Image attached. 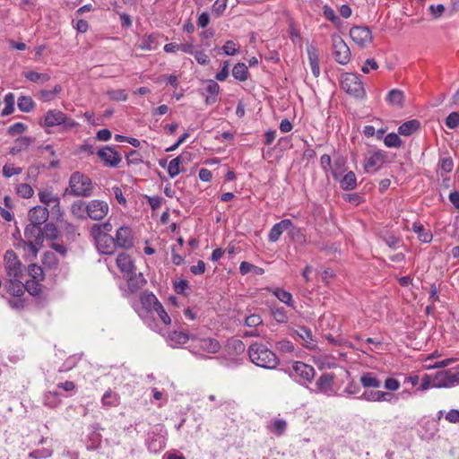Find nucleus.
<instances>
[{
  "instance_id": "f257e3e1",
  "label": "nucleus",
  "mask_w": 459,
  "mask_h": 459,
  "mask_svg": "<svg viewBox=\"0 0 459 459\" xmlns=\"http://www.w3.org/2000/svg\"><path fill=\"white\" fill-rule=\"evenodd\" d=\"M250 360L264 368H274L279 364L276 354L263 343H253L248 348Z\"/></svg>"
},
{
  "instance_id": "f03ea898",
  "label": "nucleus",
  "mask_w": 459,
  "mask_h": 459,
  "mask_svg": "<svg viewBox=\"0 0 459 459\" xmlns=\"http://www.w3.org/2000/svg\"><path fill=\"white\" fill-rule=\"evenodd\" d=\"M92 190L91 179L87 175L75 171L70 176L69 188L65 190V194L76 197H89L92 195Z\"/></svg>"
},
{
  "instance_id": "7ed1b4c3",
  "label": "nucleus",
  "mask_w": 459,
  "mask_h": 459,
  "mask_svg": "<svg viewBox=\"0 0 459 459\" xmlns=\"http://www.w3.org/2000/svg\"><path fill=\"white\" fill-rule=\"evenodd\" d=\"M341 87L355 98H363L366 94L363 83L357 74L345 73L341 76Z\"/></svg>"
},
{
  "instance_id": "20e7f679",
  "label": "nucleus",
  "mask_w": 459,
  "mask_h": 459,
  "mask_svg": "<svg viewBox=\"0 0 459 459\" xmlns=\"http://www.w3.org/2000/svg\"><path fill=\"white\" fill-rule=\"evenodd\" d=\"M301 385H307L315 377V369L312 366L301 361H296L292 366V372L289 374Z\"/></svg>"
},
{
  "instance_id": "39448f33",
  "label": "nucleus",
  "mask_w": 459,
  "mask_h": 459,
  "mask_svg": "<svg viewBox=\"0 0 459 459\" xmlns=\"http://www.w3.org/2000/svg\"><path fill=\"white\" fill-rule=\"evenodd\" d=\"M98 251L103 255H113L117 250L115 238L109 234L91 233Z\"/></svg>"
},
{
  "instance_id": "423d86ee",
  "label": "nucleus",
  "mask_w": 459,
  "mask_h": 459,
  "mask_svg": "<svg viewBox=\"0 0 459 459\" xmlns=\"http://www.w3.org/2000/svg\"><path fill=\"white\" fill-rule=\"evenodd\" d=\"M4 261L8 277H22V264L13 250L9 249L5 252Z\"/></svg>"
},
{
  "instance_id": "0eeeda50",
  "label": "nucleus",
  "mask_w": 459,
  "mask_h": 459,
  "mask_svg": "<svg viewBox=\"0 0 459 459\" xmlns=\"http://www.w3.org/2000/svg\"><path fill=\"white\" fill-rule=\"evenodd\" d=\"M333 56L341 65H347L351 61V49L340 37H333Z\"/></svg>"
},
{
  "instance_id": "6e6552de",
  "label": "nucleus",
  "mask_w": 459,
  "mask_h": 459,
  "mask_svg": "<svg viewBox=\"0 0 459 459\" xmlns=\"http://www.w3.org/2000/svg\"><path fill=\"white\" fill-rule=\"evenodd\" d=\"M459 385V372L452 373L450 370L437 372L433 377L432 387H452Z\"/></svg>"
},
{
  "instance_id": "1a4fd4ad",
  "label": "nucleus",
  "mask_w": 459,
  "mask_h": 459,
  "mask_svg": "<svg viewBox=\"0 0 459 459\" xmlns=\"http://www.w3.org/2000/svg\"><path fill=\"white\" fill-rule=\"evenodd\" d=\"M98 157L103 165L109 168H117L122 160L121 154L113 146L106 145L97 152Z\"/></svg>"
},
{
  "instance_id": "9d476101",
  "label": "nucleus",
  "mask_w": 459,
  "mask_h": 459,
  "mask_svg": "<svg viewBox=\"0 0 459 459\" xmlns=\"http://www.w3.org/2000/svg\"><path fill=\"white\" fill-rule=\"evenodd\" d=\"M351 39L359 47L365 48L372 42V32L367 26H353L350 30Z\"/></svg>"
},
{
  "instance_id": "9b49d317",
  "label": "nucleus",
  "mask_w": 459,
  "mask_h": 459,
  "mask_svg": "<svg viewBox=\"0 0 459 459\" xmlns=\"http://www.w3.org/2000/svg\"><path fill=\"white\" fill-rule=\"evenodd\" d=\"M386 161V153L384 151L378 150L369 154L364 162V169L367 173L376 172L382 168Z\"/></svg>"
},
{
  "instance_id": "f8f14e48",
  "label": "nucleus",
  "mask_w": 459,
  "mask_h": 459,
  "mask_svg": "<svg viewBox=\"0 0 459 459\" xmlns=\"http://www.w3.org/2000/svg\"><path fill=\"white\" fill-rule=\"evenodd\" d=\"M87 217L94 221L102 220L108 212V205L101 200H92L87 204Z\"/></svg>"
},
{
  "instance_id": "ddd939ff",
  "label": "nucleus",
  "mask_w": 459,
  "mask_h": 459,
  "mask_svg": "<svg viewBox=\"0 0 459 459\" xmlns=\"http://www.w3.org/2000/svg\"><path fill=\"white\" fill-rule=\"evenodd\" d=\"M115 241L117 247L130 249L134 247V238L130 227L121 226L116 233Z\"/></svg>"
},
{
  "instance_id": "4468645a",
  "label": "nucleus",
  "mask_w": 459,
  "mask_h": 459,
  "mask_svg": "<svg viewBox=\"0 0 459 459\" xmlns=\"http://www.w3.org/2000/svg\"><path fill=\"white\" fill-rule=\"evenodd\" d=\"M334 377L331 373L322 374L316 382V391L327 396L335 394L333 391Z\"/></svg>"
},
{
  "instance_id": "2eb2a0df",
  "label": "nucleus",
  "mask_w": 459,
  "mask_h": 459,
  "mask_svg": "<svg viewBox=\"0 0 459 459\" xmlns=\"http://www.w3.org/2000/svg\"><path fill=\"white\" fill-rule=\"evenodd\" d=\"M65 113L58 109H49L43 121H39V124L41 127H53L56 126H61L62 122H65Z\"/></svg>"
},
{
  "instance_id": "dca6fc26",
  "label": "nucleus",
  "mask_w": 459,
  "mask_h": 459,
  "mask_svg": "<svg viewBox=\"0 0 459 459\" xmlns=\"http://www.w3.org/2000/svg\"><path fill=\"white\" fill-rule=\"evenodd\" d=\"M289 336L293 338L299 337L307 349L313 350L316 346L311 331L307 327H299V330L289 329Z\"/></svg>"
},
{
  "instance_id": "f3484780",
  "label": "nucleus",
  "mask_w": 459,
  "mask_h": 459,
  "mask_svg": "<svg viewBox=\"0 0 459 459\" xmlns=\"http://www.w3.org/2000/svg\"><path fill=\"white\" fill-rule=\"evenodd\" d=\"M22 277H8V280L4 283L6 292L13 297H22L24 294V283H22Z\"/></svg>"
},
{
  "instance_id": "a211bd4d",
  "label": "nucleus",
  "mask_w": 459,
  "mask_h": 459,
  "mask_svg": "<svg viewBox=\"0 0 459 459\" xmlns=\"http://www.w3.org/2000/svg\"><path fill=\"white\" fill-rule=\"evenodd\" d=\"M49 216V212L48 208L40 205H37L31 209H30L28 212L29 220L30 223L35 225H41L46 223Z\"/></svg>"
},
{
  "instance_id": "6ab92c4d",
  "label": "nucleus",
  "mask_w": 459,
  "mask_h": 459,
  "mask_svg": "<svg viewBox=\"0 0 459 459\" xmlns=\"http://www.w3.org/2000/svg\"><path fill=\"white\" fill-rule=\"evenodd\" d=\"M140 302L143 309H144L147 314L154 312L155 308L160 303L157 297L149 290H144L141 293Z\"/></svg>"
},
{
  "instance_id": "aec40b11",
  "label": "nucleus",
  "mask_w": 459,
  "mask_h": 459,
  "mask_svg": "<svg viewBox=\"0 0 459 459\" xmlns=\"http://www.w3.org/2000/svg\"><path fill=\"white\" fill-rule=\"evenodd\" d=\"M24 237L28 239V241H32L31 239H34L36 244H42L44 241L42 228L39 225H35L32 223H30L25 227Z\"/></svg>"
},
{
  "instance_id": "412c9836",
  "label": "nucleus",
  "mask_w": 459,
  "mask_h": 459,
  "mask_svg": "<svg viewBox=\"0 0 459 459\" xmlns=\"http://www.w3.org/2000/svg\"><path fill=\"white\" fill-rule=\"evenodd\" d=\"M195 339V336L183 331H172L168 335V341L170 342L172 347L178 345H184L189 340Z\"/></svg>"
},
{
  "instance_id": "4be33fe9",
  "label": "nucleus",
  "mask_w": 459,
  "mask_h": 459,
  "mask_svg": "<svg viewBox=\"0 0 459 459\" xmlns=\"http://www.w3.org/2000/svg\"><path fill=\"white\" fill-rule=\"evenodd\" d=\"M116 263L122 273H133V271L135 270V265L131 256L125 252L118 254Z\"/></svg>"
},
{
  "instance_id": "5701e85b",
  "label": "nucleus",
  "mask_w": 459,
  "mask_h": 459,
  "mask_svg": "<svg viewBox=\"0 0 459 459\" xmlns=\"http://www.w3.org/2000/svg\"><path fill=\"white\" fill-rule=\"evenodd\" d=\"M129 274L130 276L127 279V287L131 293L137 292L143 286L147 283V281L142 273H136L134 271H133V273Z\"/></svg>"
},
{
  "instance_id": "b1692460",
  "label": "nucleus",
  "mask_w": 459,
  "mask_h": 459,
  "mask_svg": "<svg viewBox=\"0 0 459 459\" xmlns=\"http://www.w3.org/2000/svg\"><path fill=\"white\" fill-rule=\"evenodd\" d=\"M205 82H207L205 91L208 94L205 98V104L212 105L218 100V96L220 93V85L214 80H206Z\"/></svg>"
},
{
  "instance_id": "393cba45",
  "label": "nucleus",
  "mask_w": 459,
  "mask_h": 459,
  "mask_svg": "<svg viewBox=\"0 0 459 459\" xmlns=\"http://www.w3.org/2000/svg\"><path fill=\"white\" fill-rule=\"evenodd\" d=\"M34 137L31 136H20L14 140V144L10 148L9 153L13 156L17 155L21 152L26 150L33 142Z\"/></svg>"
},
{
  "instance_id": "a878e982",
  "label": "nucleus",
  "mask_w": 459,
  "mask_h": 459,
  "mask_svg": "<svg viewBox=\"0 0 459 459\" xmlns=\"http://www.w3.org/2000/svg\"><path fill=\"white\" fill-rule=\"evenodd\" d=\"M307 55L311 72L315 77L320 75L318 50L313 46H307Z\"/></svg>"
},
{
  "instance_id": "bb28decb",
  "label": "nucleus",
  "mask_w": 459,
  "mask_h": 459,
  "mask_svg": "<svg viewBox=\"0 0 459 459\" xmlns=\"http://www.w3.org/2000/svg\"><path fill=\"white\" fill-rule=\"evenodd\" d=\"M158 33H152L146 37H144L140 42L136 44V48L143 50H153L156 49L158 43Z\"/></svg>"
},
{
  "instance_id": "cd10ccee",
  "label": "nucleus",
  "mask_w": 459,
  "mask_h": 459,
  "mask_svg": "<svg viewBox=\"0 0 459 459\" xmlns=\"http://www.w3.org/2000/svg\"><path fill=\"white\" fill-rule=\"evenodd\" d=\"M87 204L82 200L74 201L71 205V212L72 214L81 220H84L87 218Z\"/></svg>"
},
{
  "instance_id": "c85d7f7f",
  "label": "nucleus",
  "mask_w": 459,
  "mask_h": 459,
  "mask_svg": "<svg viewBox=\"0 0 459 459\" xmlns=\"http://www.w3.org/2000/svg\"><path fill=\"white\" fill-rule=\"evenodd\" d=\"M221 344L214 338H204L200 340V348L209 353H217L221 350Z\"/></svg>"
},
{
  "instance_id": "c756f323",
  "label": "nucleus",
  "mask_w": 459,
  "mask_h": 459,
  "mask_svg": "<svg viewBox=\"0 0 459 459\" xmlns=\"http://www.w3.org/2000/svg\"><path fill=\"white\" fill-rule=\"evenodd\" d=\"M37 150L39 153H42L43 151L48 152L52 158V160L47 166L48 169H56L60 166V160L57 158L56 152L52 144L39 145Z\"/></svg>"
},
{
  "instance_id": "7c9ffc66",
  "label": "nucleus",
  "mask_w": 459,
  "mask_h": 459,
  "mask_svg": "<svg viewBox=\"0 0 459 459\" xmlns=\"http://www.w3.org/2000/svg\"><path fill=\"white\" fill-rule=\"evenodd\" d=\"M360 383L365 388H378L381 385V381L372 372L364 373L360 377Z\"/></svg>"
},
{
  "instance_id": "2f4dec72",
  "label": "nucleus",
  "mask_w": 459,
  "mask_h": 459,
  "mask_svg": "<svg viewBox=\"0 0 459 459\" xmlns=\"http://www.w3.org/2000/svg\"><path fill=\"white\" fill-rule=\"evenodd\" d=\"M119 395L118 394L113 392L111 389H108L105 392L101 398V403L104 407H116L119 404Z\"/></svg>"
},
{
  "instance_id": "473e14b6",
  "label": "nucleus",
  "mask_w": 459,
  "mask_h": 459,
  "mask_svg": "<svg viewBox=\"0 0 459 459\" xmlns=\"http://www.w3.org/2000/svg\"><path fill=\"white\" fill-rule=\"evenodd\" d=\"M271 316L277 323L287 322V313L283 307H277V304L273 301L269 305Z\"/></svg>"
},
{
  "instance_id": "72a5a7b5",
  "label": "nucleus",
  "mask_w": 459,
  "mask_h": 459,
  "mask_svg": "<svg viewBox=\"0 0 459 459\" xmlns=\"http://www.w3.org/2000/svg\"><path fill=\"white\" fill-rule=\"evenodd\" d=\"M420 128V122L416 119H412L402 124L398 128V133L404 136L411 135Z\"/></svg>"
},
{
  "instance_id": "f704fd0d",
  "label": "nucleus",
  "mask_w": 459,
  "mask_h": 459,
  "mask_svg": "<svg viewBox=\"0 0 459 459\" xmlns=\"http://www.w3.org/2000/svg\"><path fill=\"white\" fill-rule=\"evenodd\" d=\"M23 76L30 82L35 83H44L50 80V76L46 73H38L33 70H30L23 73Z\"/></svg>"
},
{
  "instance_id": "c9c22d12",
  "label": "nucleus",
  "mask_w": 459,
  "mask_h": 459,
  "mask_svg": "<svg viewBox=\"0 0 459 459\" xmlns=\"http://www.w3.org/2000/svg\"><path fill=\"white\" fill-rule=\"evenodd\" d=\"M412 230L418 234L419 239L423 243H429L432 240V233L426 230L420 222H414L412 224Z\"/></svg>"
},
{
  "instance_id": "e433bc0d",
  "label": "nucleus",
  "mask_w": 459,
  "mask_h": 459,
  "mask_svg": "<svg viewBox=\"0 0 459 459\" xmlns=\"http://www.w3.org/2000/svg\"><path fill=\"white\" fill-rule=\"evenodd\" d=\"M287 230V219L281 220L276 223L270 230L268 238L272 242H275L279 239L280 236L284 230Z\"/></svg>"
},
{
  "instance_id": "4c0bfd02",
  "label": "nucleus",
  "mask_w": 459,
  "mask_h": 459,
  "mask_svg": "<svg viewBox=\"0 0 459 459\" xmlns=\"http://www.w3.org/2000/svg\"><path fill=\"white\" fill-rule=\"evenodd\" d=\"M63 91L60 84L55 85L52 90H41L39 92V98L43 102H48L56 99V97Z\"/></svg>"
},
{
  "instance_id": "58836bf2",
  "label": "nucleus",
  "mask_w": 459,
  "mask_h": 459,
  "mask_svg": "<svg viewBox=\"0 0 459 459\" xmlns=\"http://www.w3.org/2000/svg\"><path fill=\"white\" fill-rule=\"evenodd\" d=\"M287 146V138L281 137L280 138L277 145L273 148L271 151L267 152V155L269 157H273L275 160H280L284 155V151Z\"/></svg>"
},
{
  "instance_id": "ea45409f",
  "label": "nucleus",
  "mask_w": 459,
  "mask_h": 459,
  "mask_svg": "<svg viewBox=\"0 0 459 459\" xmlns=\"http://www.w3.org/2000/svg\"><path fill=\"white\" fill-rule=\"evenodd\" d=\"M20 111L29 113L35 108V102L30 96H20L17 100Z\"/></svg>"
},
{
  "instance_id": "a19ab883",
  "label": "nucleus",
  "mask_w": 459,
  "mask_h": 459,
  "mask_svg": "<svg viewBox=\"0 0 459 459\" xmlns=\"http://www.w3.org/2000/svg\"><path fill=\"white\" fill-rule=\"evenodd\" d=\"M341 187L343 190H353L357 186V179L355 173L352 171H349L347 174L344 175L342 179L340 182Z\"/></svg>"
},
{
  "instance_id": "79ce46f5",
  "label": "nucleus",
  "mask_w": 459,
  "mask_h": 459,
  "mask_svg": "<svg viewBox=\"0 0 459 459\" xmlns=\"http://www.w3.org/2000/svg\"><path fill=\"white\" fill-rule=\"evenodd\" d=\"M248 74L247 66L244 63L236 64L232 69L234 78L241 82L247 80Z\"/></svg>"
},
{
  "instance_id": "37998d69",
  "label": "nucleus",
  "mask_w": 459,
  "mask_h": 459,
  "mask_svg": "<svg viewBox=\"0 0 459 459\" xmlns=\"http://www.w3.org/2000/svg\"><path fill=\"white\" fill-rule=\"evenodd\" d=\"M24 291H28L33 297L39 296L42 292V285L39 281L28 280L24 283Z\"/></svg>"
},
{
  "instance_id": "c03bdc74",
  "label": "nucleus",
  "mask_w": 459,
  "mask_h": 459,
  "mask_svg": "<svg viewBox=\"0 0 459 459\" xmlns=\"http://www.w3.org/2000/svg\"><path fill=\"white\" fill-rule=\"evenodd\" d=\"M42 230H43L44 238H46L47 239H49V240H56L59 237V233H60L59 230L52 222L46 223Z\"/></svg>"
},
{
  "instance_id": "a18cd8bd",
  "label": "nucleus",
  "mask_w": 459,
  "mask_h": 459,
  "mask_svg": "<svg viewBox=\"0 0 459 459\" xmlns=\"http://www.w3.org/2000/svg\"><path fill=\"white\" fill-rule=\"evenodd\" d=\"M404 100L403 92L400 90L394 89L389 91L387 95V101L393 105H397L399 107L403 106Z\"/></svg>"
},
{
  "instance_id": "49530a36",
  "label": "nucleus",
  "mask_w": 459,
  "mask_h": 459,
  "mask_svg": "<svg viewBox=\"0 0 459 459\" xmlns=\"http://www.w3.org/2000/svg\"><path fill=\"white\" fill-rule=\"evenodd\" d=\"M14 94L12 92L7 93L4 96V103L5 107L1 112L2 117H6L13 113L14 111V103H15Z\"/></svg>"
},
{
  "instance_id": "de8ad7c7",
  "label": "nucleus",
  "mask_w": 459,
  "mask_h": 459,
  "mask_svg": "<svg viewBox=\"0 0 459 459\" xmlns=\"http://www.w3.org/2000/svg\"><path fill=\"white\" fill-rule=\"evenodd\" d=\"M182 163V156L179 155L174 159H172L168 165V173L170 178H175L178 176L182 170L179 166Z\"/></svg>"
},
{
  "instance_id": "09e8293b",
  "label": "nucleus",
  "mask_w": 459,
  "mask_h": 459,
  "mask_svg": "<svg viewBox=\"0 0 459 459\" xmlns=\"http://www.w3.org/2000/svg\"><path fill=\"white\" fill-rule=\"evenodd\" d=\"M228 349L230 354L239 355L245 351L246 346L241 340L231 339L229 341Z\"/></svg>"
},
{
  "instance_id": "8fccbe9b",
  "label": "nucleus",
  "mask_w": 459,
  "mask_h": 459,
  "mask_svg": "<svg viewBox=\"0 0 459 459\" xmlns=\"http://www.w3.org/2000/svg\"><path fill=\"white\" fill-rule=\"evenodd\" d=\"M29 274L31 277L30 280L42 281L45 279V274L42 267L36 264H30L28 267Z\"/></svg>"
},
{
  "instance_id": "3c124183",
  "label": "nucleus",
  "mask_w": 459,
  "mask_h": 459,
  "mask_svg": "<svg viewBox=\"0 0 459 459\" xmlns=\"http://www.w3.org/2000/svg\"><path fill=\"white\" fill-rule=\"evenodd\" d=\"M289 237L292 238L295 242L299 244H302L306 241V237L300 229L296 228L291 224L289 221Z\"/></svg>"
},
{
  "instance_id": "603ef678",
  "label": "nucleus",
  "mask_w": 459,
  "mask_h": 459,
  "mask_svg": "<svg viewBox=\"0 0 459 459\" xmlns=\"http://www.w3.org/2000/svg\"><path fill=\"white\" fill-rule=\"evenodd\" d=\"M42 264L49 269H54L58 265V259L53 252L46 251L42 256Z\"/></svg>"
},
{
  "instance_id": "864d4df0",
  "label": "nucleus",
  "mask_w": 459,
  "mask_h": 459,
  "mask_svg": "<svg viewBox=\"0 0 459 459\" xmlns=\"http://www.w3.org/2000/svg\"><path fill=\"white\" fill-rule=\"evenodd\" d=\"M270 431L275 435H282L286 429V421L284 420L274 419L268 427Z\"/></svg>"
},
{
  "instance_id": "5fc2aeb1",
  "label": "nucleus",
  "mask_w": 459,
  "mask_h": 459,
  "mask_svg": "<svg viewBox=\"0 0 459 459\" xmlns=\"http://www.w3.org/2000/svg\"><path fill=\"white\" fill-rule=\"evenodd\" d=\"M454 168V161L451 156L444 155L439 159L438 169L444 173H450Z\"/></svg>"
},
{
  "instance_id": "6e6d98bb",
  "label": "nucleus",
  "mask_w": 459,
  "mask_h": 459,
  "mask_svg": "<svg viewBox=\"0 0 459 459\" xmlns=\"http://www.w3.org/2000/svg\"><path fill=\"white\" fill-rule=\"evenodd\" d=\"M53 455V449L50 448H40L31 451L28 455L29 459H43L51 457Z\"/></svg>"
},
{
  "instance_id": "4d7b16f0",
  "label": "nucleus",
  "mask_w": 459,
  "mask_h": 459,
  "mask_svg": "<svg viewBox=\"0 0 459 459\" xmlns=\"http://www.w3.org/2000/svg\"><path fill=\"white\" fill-rule=\"evenodd\" d=\"M384 143H385V145L389 148H392V147L399 148L403 143L401 138L398 136V134H396L394 133L388 134L385 137Z\"/></svg>"
},
{
  "instance_id": "13d9d810",
  "label": "nucleus",
  "mask_w": 459,
  "mask_h": 459,
  "mask_svg": "<svg viewBox=\"0 0 459 459\" xmlns=\"http://www.w3.org/2000/svg\"><path fill=\"white\" fill-rule=\"evenodd\" d=\"M16 193L22 198H30L34 194V190L30 185L22 183L17 185Z\"/></svg>"
},
{
  "instance_id": "bf43d9fd",
  "label": "nucleus",
  "mask_w": 459,
  "mask_h": 459,
  "mask_svg": "<svg viewBox=\"0 0 459 459\" xmlns=\"http://www.w3.org/2000/svg\"><path fill=\"white\" fill-rule=\"evenodd\" d=\"M112 230V224L109 221H106L101 224H93L91 228V233L108 234Z\"/></svg>"
},
{
  "instance_id": "052dcab7",
  "label": "nucleus",
  "mask_w": 459,
  "mask_h": 459,
  "mask_svg": "<svg viewBox=\"0 0 459 459\" xmlns=\"http://www.w3.org/2000/svg\"><path fill=\"white\" fill-rule=\"evenodd\" d=\"M27 129H28L27 125H25L22 122H17L8 127L7 134L11 136H15V135L22 134L25 133L27 131Z\"/></svg>"
},
{
  "instance_id": "680f3d73",
  "label": "nucleus",
  "mask_w": 459,
  "mask_h": 459,
  "mask_svg": "<svg viewBox=\"0 0 459 459\" xmlns=\"http://www.w3.org/2000/svg\"><path fill=\"white\" fill-rule=\"evenodd\" d=\"M22 172V169L20 168V167H14L13 164H5L4 167H3V175L4 177L5 178H11L14 175H19Z\"/></svg>"
},
{
  "instance_id": "e2e57ef3",
  "label": "nucleus",
  "mask_w": 459,
  "mask_h": 459,
  "mask_svg": "<svg viewBox=\"0 0 459 459\" xmlns=\"http://www.w3.org/2000/svg\"><path fill=\"white\" fill-rule=\"evenodd\" d=\"M381 391H365L359 397L360 400L367 402H379Z\"/></svg>"
},
{
  "instance_id": "0e129e2a",
  "label": "nucleus",
  "mask_w": 459,
  "mask_h": 459,
  "mask_svg": "<svg viewBox=\"0 0 459 459\" xmlns=\"http://www.w3.org/2000/svg\"><path fill=\"white\" fill-rule=\"evenodd\" d=\"M228 0H216L212 6V13L216 15V17H220L222 15L227 7Z\"/></svg>"
},
{
  "instance_id": "69168bd1",
  "label": "nucleus",
  "mask_w": 459,
  "mask_h": 459,
  "mask_svg": "<svg viewBox=\"0 0 459 459\" xmlns=\"http://www.w3.org/2000/svg\"><path fill=\"white\" fill-rule=\"evenodd\" d=\"M446 126L450 129H455L459 126V112L450 113L445 121Z\"/></svg>"
},
{
  "instance_id": "338daca9",
  "label": "nucleus",
  "mask_w": 459,
  "mask_h": 459,
  "mask_svg": "<svg viewBox=\"0 0 459 459\" xmlns=\"http://www.w3.org/2000/svg\"><path fill=\"white\" fill-rule=\"evenodd\" d=\"M126 157L128 164L138 165L143 162L142 155L136 150H131Z\"/></svg>"
},
{
  "instance_id": "774afa93",
  "label": "nucleus",
  "mask_w": 459,
  "mask_h": 459,
  "mask_svg": "<svg viewBox=\"0 0 459 459\" xmlns=\"http://www.w3.org/2000/svg\"><path fill=\"white\" fill-rule=\"evenodd\" d=\"M56 197L58 196L53 195L52 192L48 190L40 191L39 193V201L46 205H50L51 203H55V199H56Z\"/></svg>"
}]
</instances>
